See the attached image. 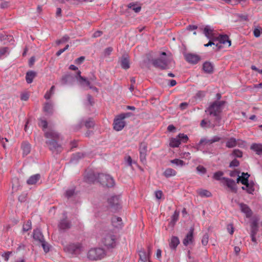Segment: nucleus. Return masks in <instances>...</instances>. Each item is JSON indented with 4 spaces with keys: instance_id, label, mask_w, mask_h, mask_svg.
Here are the masks:
<instances>
[{
    "instance_id": "f257e3e1",
    "label": "nucleus",
    "mask_w": 262,
    "mask_h": 262,
    "mask_svg": "<svg viewBox=\"0 0 262 262\" xmlns=\"http://www.w3.org/2000/svg\"><path fill=\"white\" fill-rule=\"evenodd\" d=\"M225 101H215L209 107L208 111L210 114L213 115V116L215 117L213 122H209V127H215L216 126L220 125V122L221 121L220 113L221 112L222 107Z\"/></svg>"
},
{
    "instance_id": "f03ea898",
    "label": "nucleus",
    "mask_w": 262,
    "mask_h": 262,
    "mask_svg": "<svg viewBox=\"0 0 262 262\" xmlns=\"http://www.w3.org/2000/svg\"><path fill=\"white\" fill-rule=\"evenodd\" d=\"M172 59L170 56H167L166 53L162 52L161 56L152 60L153 65L161 69H168L171 67Z\"/></svg>"
},
{
    "instance_id": "7ed1b4c3",
    "label": "nucleus",
    "mask_w": 262,
    "mask_h": 262,
    "mask_svg": "<svg viewBox=\"0 0 262 262\" xmlns=\"http://www.w3.org/2000/svg\"><path fill=\"white\" fill-rule=\"evenodd\" d=\"M45 137L49 139L46 141V144L49 146L50 150H57L58 151H60L61 147L57 144L55 139L59 138L58 134L53 130L50 129L45 133Z\"/></svg>"
},
{
    "instance_id": "20e7f679",
    "label": "nucleus",
    "mask_w": 262,
    "mask_h": 262,
    "mask_svg": "<svg viewBox=\"0 0 262 262\" xmlns=\"http://www.w3.org/2000/svg\"><path fill=\"white\" fill-rule=\"evenodd\" d=\"M133 115L132 113H122L114 119L113 122L114 129L116 131L121 130L125 125L124 119Z\"/></svg>"
},
{
    "instance_id": "39448f33",
    "label": "nucleus",
    "mask_w": 262,
    "mask_h": 262,
    "mask_svg": "<svg viewBox=\"0 0 262 262\" xmlns=\"http://www.w3.org/2000/svg\"><path fill=\"white\" fill-rule=\"evenodd\" d=\"M104 250L102 248H92L88 253V257L91 260L101 259L105 256Z\"/></svg>"
},
{
    "instance_id": "423d86ee",
    "label": "nucleus",
    "mask_w": 262,
    "mask_h": 262,
    "mask_svg": "<svg viewBox=\"0 0 262 262\" xmlns=\"http://www.w3.org/2000/svg\"><path fill=\"white\" fill-rule=\"evenodd\" d=\"M102 242L107 248H113L115 244V238L112 231L105 232L103 234Z\"/></svg>"
},
{
    "instance_id": "0eeeda50",
    "label": "nucleus",
    "mask_w": 262,
    "mask_h": 262,
    "mask_svg": "<svg viewBox=\"0 0 262 262\" xmlns=\"http://www.w3.org/2000/svg\"><path fill=\"white\" fill-rule=\"evenodd\" d=\"M97 180L102 185L108 187H112L115 184L114 180L110 175L100 173L97 176Z\"/></svg>"
},
{
    "instance_id": "6e6552de",
    "label": "nucleus",
    "mask_w": 262,
    "mask_h": 262,
    "mask_svg": "<svg viewBox=\"0 0 262 262\" xmlns=\"http://www.w3.org/2000/svg\"><path fill=\"white\" fill-rule=\"evenodd\" d=\"M216 40L219 42V43H216L215 45V47L218 49H220L222 47L221 44L227 47L231 46V41L227 35H220L216 38Z\"/></svg>"
},
{
    "instance_id": "1a4fd4ad",
    "label": "nucleus",
    "mask_w": 262,
    "mask_h": 262,
    "mask_svg": "<svg viewBox=\"0 0 262 262\" xmlns=\"http://www.w3.org/2000/svg\"><path fill=\"white\" fill-rule=\"evenodd\" d=\"M81 245L79 243L77 244H70L64 248V250L69 252L70 253H78L80 251Z\"/></svg>"
},
{
    "instance_id": "9d476101",
    "label": "nucleus",
    "mask_w": 262,
    "mask_h": 262,
    "mask_svg": "<svg viewBox=\"0 0 262 262\" xmlns=\"http://www.w3.org/2000/svg\"><path fill=\"white\" fill-rule=\"evenodd\" d=\"M140 158L142 162L145 160L147 152V144L145 142L141 143L139 146Z\"/></svg>"
},
{
    "instance_id": "9b49d317",
    "label": "nucleus",
    "mask_w": 262,
    "mask_h": 262,
    "mask_svg": "<svg viewBox=\"0 0 262 262\" xmlns=\"http://www.w3.org/2000/svg\"><path fill=\"white\" fill-rule=\"evenodd\" d=\"M258 221L259 219L257 217H254L252 219L251 223V233L253 235H256L258 231Z\"/></svg>"
},
{
    "instance_id": "f8f14e48",
    "label": "nucleus",
    "mask_w": 262,
    "mask_h": 262,
    "mask_svg": "<svg viewBox=\"0 0 262 262\" xmlns=\"http://www.w3.org/2000/svg\"><path fill=\"white\" fill-rule=\"evenodd\" d=\"M193 228H191L189 232L187 234L185 237L183 241V244L185 246H187L193 242Z\"/></svg>"
},
{
    "instance_id": "ddd939ff",
    "label": "nucleus",
    "mask_w": 262,
    "mask_h": 262,
    "mask_svg": "<svg viewBox=\"0 0 262 262\" xmlns=\"http://www.w3.org/2000/svg\"><path fill=\"white\" fill-rule=\"evenodd\" d=\"M221 140V138L219 136H215L210 139L202 138L200 141V144H211L214 142H219Z\"/></svg>"
},
{
    "instance_id": "4468645a",
    "label": "nucleus",
    "mask_w": 262,
    "mask_h": 262,
    "mask_svg": "<svg viewBox=\"0 0 262 262\" xmlns=\"http://www.w3.org/2000/svg\"><path fill=\"white\" fill-rule=\"evenodd\" d=\"M108 203L112 207L114 208L115 209H118L119 207L120 201L119 198L117 196H113L108 199Z\"/></svg>"
},
{
    "instance_id": "2eb2a0df",
    "label": "nucleus",
    "mask_w": 262,
    "mask_h": 262,
    "mask_svg": "<svg viewBox=\"0 0 262 262\" xmlns=\"http://www.w3.org/2000/svg\"><path fill=\"white\" fill-rule=\"evenodd\" d=\"M185 59L188 62L195 64L200 60V58L198 55L189 53L185 55Z\"/></svg>"
},
{
    "instance_id": "dca6fc26",
    "label": "nucleus",
    "mask_w": 262,
    "mask_h": 262,
    "mask_svg": "<svg viewBox=\"0 0 262 262\" xmlns=\"http://www.w3.org/2000/svg\"><path fill=\"white\" fill-rule=\"evenodd\" d=\"M223 179L225 180V184L227 187L229 188L232 192L236 193L237 190L235 187L236 184L235 181L232 179L226 178H223Z\"/></svg>"
},
{
    "instance_id": "f3484780",
    "label": "nucleus",
    "mask_w": 262,
    "mask_h": 262,
    "mask_svg": "<svg viewBox=\"0 0 262 262\" xmlns=\"http://www.w3.org/2000/svg\"><path fill=\"white\" fill-rule=\"evenodd\" d=\"M239 206L242 212L246 214L247 217H250L252 216V211L247 205L241 203L239 204Z\"/></svg>"
},
{
    "instance_id": "a211bd4d",
    "label": "nucleus",
    "mask_w": 262,
    "mask_h": 262,
    "mask_svg": "<svg viewBox=\"0 0 262 262\" xmlns=\"http://www.w3.org/2000/svg\"><path fill=\"white\" fill-rule=\"evenodd\" d=\"M249 177V174L248 173H242V176L241 177H238L237 178V182H241L242 184L246 186V187H248L249 183H248V178Z\"/></svg>"
},
{
    "instance_id": "6ab92c4d",
    "label": "nucleus",
    "mask_w": 262,
    "mask_h": 262,
    "mask_svg": "<svg viewBox=\"0 0 262 262\" xmlns=\"http://www.w3.org/2000/svg\"><path fill=\"white\" fill-rule=\"evenodd\" d=\"M120 62L121 67L123 69L127 70L129 68V60L127 56H122L120 59Z\"/></svg>"
},
{
    "instance_id": "aec40b11",
    "label": "nucleus",
    "mask_w": 262,
    "mask_h": 262,
    "mask_svg": "<svg viewBox=\"0 0 262 262\" xmlns=\"http://www.w3.org/2000/svg\"><path fill=\"white\" fill-rule=\"evenodd\" d=\"M40 179V175L39 174H35L31 176L29 178L27 181V183L28 185H35Z\"/></svg>"
},
{
    "instance_id": "412c9836",
    "label": "nucleus",
    "mask_w": 262,
    "mask_h": 262,
    "mask_svg": "<svg viewBox=\"0 0 262 262\" xmlns=\"http://www.w3.org/2000/svg\"><path fill=\"white\" fill-rule=\"evenodd\" d=\"M180 244V241L178 237L173 236L171 237L169 245L170 249L172 250H175L178 246V245Z\"/></svg>"
},
{
    "instance_id": "4be33fe9",
    "label": "nucleus",
    "mask_w": 262,
    "mask_h": 262,
    "mask_svg": "<svg viewBox=\"0 0 262 262\" xmlns=\"http://www.w3.org/2000/svg\"><path fill=\"white\" fill-rule=\"evenodd\" d=\"M205 35L210 39H214V31L209 26H206L204 30Z\"/></svg>"
},
{
    "instance_id": "5701e85b",
    "label": "nucleus",
    "mask_w": 262,
    "mask_h": 262,
    "mask_svg": "<svg viewBox=\"0 0 262 262\" xmlns=\"http://www.w3.org/2000/svg\"><path fill=\"white\" fill-rule=\"evenodd\" d=\"M112 223L113 226L116 228H121L123 224L121 218L116 216L112 217Z\"/></svg>"
},
{
    "instance_id": "b1692460",
    "label": "nucleus",
    "mask_w": 262,
    "mask_h": 262,
    "mask_svg": "<svg viewBox=\"0 0 262 262\" xmlns=\"http://www.w3.org/2000/svg\"><path fill=\"white\" fill-rule=\"evenodd\" d=\"M177 173V172L174 169L171 168H167L163 172V174L164 177L168 178L176 176Z\"/></svg>"
},
{
    "instance_id": "393cba45",
    "label": "nucleus",
    "mask_w": 262,
    "mask_h": 262,
    "mask_svg": "<svg viewBox=\"0 0 262 262\" xmlns=\"http://www.w3.org/2000/svg\"><path fill=\"white\" fill-rule=\"evenodd\" d=\"M81 72L80 71H78L77 73L78 77L77 78V80L79 81L80 84L83 86H84L85 85H90V81L88 80L87 79L84 78L83 77L81 76L80 75Z\"/></svg>"
},
{
    "instance_id": "a878e982",
    "label": "nucleus",
    "mask_w": 262,
    "mask_h": 262,
    "mask_svg": "<svg viewBox=\"0 0 262 262\" xmlns=\"http://www.w3.org/2000/svg\"><path fill=\"white\" fill-rule=\"evenodd\" d=\"M251 149L254 151L256 154L262 155V144L254 143L251 145Z\"/></svg>"
},
{
    "instance_id": "bb28decb",
    "label": "nucleus",
    "mask_w": 262,
    "mask_h": 262,
    "mask_svg": "<svg viewBox=\"0 0 262 262\" xmlns=\"http://www.w3.org/2000/svg\"><path fill=\"white\" fill-rule=\"evenodd\" d=\"M33 238L35 240L38 241L40 243L43 242L44 241L43 236L41 232L38 229H36L34 230Z\"/></svg>"
},
{
    "instance_id": "cd10ccee",
    "label": "nucleus",
    "mask_w": 262,
    "mask_h": 262,
    "mask_svg": "<svg viewBox=\"0 0 262 262\" xmlns=\"http://www.w3.org/2000/svg\"><path fill=\"white\" fill-rule=\"evenodd\" d=\"M139 255L140 260L142 261H147L149 259V255H148L144 249H141L139 251Z\"/></svg>"
},
{
    "instance_id": "c85d7f7f",
    "label": "nucleus",
    "mask_w": 262,
    "mask_h": 262,
    "mask_svg": "<svg viewBox=\"0 0 262 262\" xmlns=\"http://www.w3.org/2000/svg\"><path fill=\"white\" fill-rule=\"evenodd\" d=\"M36 76V73L32 71H29L27 73L26 76V80L28 83L32 82L33 79Z\"/></svg>"
},
{
    "instance_id": "c756f323",
    "label": "nucleus",
    "mask_w": 262,
    "mask_h": 262,
    "mask_svg": "<svg viewBox=\"0 0 262 262\" xmlns=\"http://www.w3.org/2000/svg\"><path fill=\"white\" fill-rule=\"evenodd\" d=\"M70 227L71 224L67 219L61 220L59 224V228L62 230L68 229L70 228Z\"/></svg>"
},
{
    "instance_id": "7c9ffc66",
    "label": "nucleus",
    "mask_w": 262,
    "mask_h": 262,
    "mask_svg": "<svg viewBox=\"0 0 262 262\" xmlns=\"http://www.w3.org/2000/svg\"><path fill=\"white\" fill-rule=\"evenodd\" d=\"M181 144V142L180 141V139L178 136L176 138H172L170 139L169 142V145L171 147H177Z\"/></svg>"
},
{
    "instance_id": "2f4dec72",
    "label": "nucleus",
    "mask_w": 262,
    "mask_h": 262,
    "mask_svg": "<svg viewBox=\"0 0 262 262\" xmlns=\"http://www.w3.org/2000/svg\"><path fill=\"white\" fill-rule=\"evenodd\" d=\"M238 141V140L237 141L234 138H230L226 142V146L228 148H233L237 145Z\"/></svg>"
},
{
    "instance_id": "473e14b6",
    "label": "nucleus",
    "mask_w": 262,
    "mask_h": 262,
    "mask_svg": "<svg viewBox=\"0 0 262 262\" xmlns=\"http://www.w3.org/2000/svg\"><path fill=\"white\" fill-rule=\"evenodd\" d=\"M197 193L199 195H200L201 197H210L211 196V193L209 191L203 189H200L197 190Z\"/></svg>"
},
{
    "instance_id": "72a5a7b5",
    "label": "nucleus",
    "mask_w": 262,
    "mask_h": 262,
    "mask_svg": "<svg viewBox=\"0 0 262 262\" xmlns=\"http://www.w3.org/2000/svg\"><path fill=\"white\" fill-rule=\"evenodd\" d=\"M204 71L208 73H210L213 71V66L210 62H205L203 64Z\"/></svg>"
},
{
    "instance_id": "f704fd0d",
    "label": "nucleus",
    "mask_w": 262,
    "mask_h": 262,
    "mask_svg": "<svg viewBox=\"0 0 262 262\" xmlns=\"http://www.w3.org/2000/svg\"><path fill=\"white\" fill-rule=\"evenodd\" d=\"M21 148L23 155H27L30 152V146L28 143H23L21 145Z\"/></svg>"
},
{
    "instance_id": "c9c22d12",
    "label": "nucleus",
    "mask_w": 262,
    "mask_h": 262,
    "mask_svg": "<svg viewBox=\"0 0 262 262\" xmlns=\"http://www.w3.org/2000/svg\"><path fill=\"white\" fill-rule=\"evenodd\" d=\"M53 105L50 102H46L43 106V111L47 113L52 114L53 113Z\"/></svg>"
},
{
    "instance_id": "e433bc0d",
    "label": "nucleus",
    "mask_w": 262,
    "mask_h": 262,
    "mask_svg": "<svg viewBox=\"0 0 262 262\" xmlns=\"http://www.w3.org/2000/svg\"><path fill=\"white\" fill-rule=\"evenodd\" d=\"M170 162L171 164H173L176 165L177 166L182 167L185 165V162L180 159H174L173 160H170Z\"/></svg>"
},
{
    "instance_id": "4c0bfd02",
    "label": "nucleus",
    "mask_w": 262,
    "mask_h": 262,
    "mask_svg": "<svg viewBox=\"0 0 262 262\" xmlns=\"http://www.w3.org/2000/svg\"><path fill=\"white\" fill-rule=\"evenodd\" d=\"M128 8L132 9L136 13L140 12L141 9V7L140 6L133 3H130L128 5Z\"/></svg>"
},
{
    "instance_id": "58836bf2",
    "label": "nucleus",
    "mask_w": 262,
    "mask_h": 262,
    "mask_svg": "<svg viewBox=\"0 0 262 262\" xmlns=\"http://www.w3.org/2000/svg\"><path fill=\"white\" fill-rule=\"evenodd\" d=\"M178 137L180 139V141L181 142L187 143L188 140V137L186 135L184 134H179Z\"/></svg>"
},
{
    "instance_id": "ea45409f",
    "label": "nucleus",
    "mask_w": 262,
    "mask_h": 262,
    "mask_svg": "<svg viewBox=\"0 0 262 262\" xmlns=\"http://www.w3.org/2000/svg\"><path fill=\"white\" fill-rule=\"evenodd\" d=\"M32 224L30 221H28L23 226V230L24 231H28L31 229Z\"/></svg>"
},
{
    "instance_id": "a19ab883",
    "label": "nucleus",
    "mask_w": 262,
    "mask_h": 262,
    "mask_svg": "<svg viewBox=\"0 0 262 262\" xmlns=\"http://www.w3.org/2000/svg\"><path fill=\"white\" fill-rule=\"evenodd\" d=\"M38 125L40 127H42L43 130H44L47 127L48 123L46 120H40L38 123Z\"/></svg>"
},
{
    "instance_id": "79ce46f5",
    "label": "nucleus",
    "mask_w": 262,
    "mask_h": 262,
    "mask_svg": "<svg viewBox=\"0 0 262 262\" xmlns=\"http://www.w3.org/2000/svg\"><path fill=\"white\" fill-rule=\"evenodd\" d=\"M223 172L221 171L215 172L213 174V178L216 180H220L221 177L223 175Z\"/></svg>"
},
{
    "instance_id": "37998d69",
    "label": "nucleus",
    "mask_w": 262,
    "mask_h": 262,
    "mask_svg": "<svg viewBox=\"0 0 262 262\" xmlns=\"http://www.w3.org/2000/svg\"><path fill=\"white\" fill-rule=\"evenodd\" d=\"M209 236L208 234L206 233L205 234L202 239V243L204 246L207 245L208 242Z\"/></svg>"
},
{
    "instance_id": "c03bdc74",
    "label": "nucleus",
    "mask_w": 262,
    "mask_h": 262,
    "mask_svg": "<svg viewBox=\"0 0 262 262\" xmlns=\"http://www.w3.org/2000/svg\"><path fill=\"white\" fill-rule=\"evenodd\" d=\"M41 246L43 249L44 251L46 253H47L49 251L50 248L49 245L45 242V241L43 242H41Z\"/></svg>"
},
{
    "instance_id": "a18cd8bd",
    "label": "nucleus",
    "mask_w": 262,
    "mask_h": 262,
    "mask_svg": "<svg viewBox=\"0 0 262 262\" xmlns=\"http://www.w3.org/2000/svg\"><path fill=\"white\" fill-rule=\"evenodd\" d=\"M209 122H212L211 121H206L205 120V119L204 120H202V121L201 122V123H200V125L202 127H209L208 126H209Z\"/></svg>"
},
{
    "instance_id": "49530a36",
    "label": "nucleus",
    "mask_w": 262,
    "mask_h": 262,
    "mask_svg": "<svg viewBox=\"0 0 262 262\" xmlns=\"http://www.w3.org/2000/svg\"><path fill=\"white\" fill-rule=\"evenodd\" d=\"M233 154L235 157H238V158H241L243 156L242 152L238 149L234 150Z\"/></svg>"
},
{
    "instance_id": "de8ad7c7",
    "label": "nucleus",
    "mask_w": 262,
    "mask_h": 262,
    "mask_svg": "<svg viewBox=\"0 0 262 262\" xmlns=\"http://www.w3.org/2000/svg\"><path fill=\"white\" fill-rule=\"evenodd\" d=\"M11 254L12 252H7L3 253L2 256L5 261H8Z\"/></svg>"
},
{
    "instance_id": "09e8293b",
    "label": "nucleus",
    "mask_w": 262,
    "mask_h": 262,
    "mask_svg": "<svg viewBox=\"0 0 262 262\" xmlns=\"http://www.w3.org/2000/svg\"><path fill=\"white\" fill-rule=\"evenodd\" d=\"M85 125L87 128H91L94 126V122L91 119H89L85 122Z\"/></svg>"
},
{
    "instance_id": "8fccbe9b",
    "label": "nucleus",
    "mask_w": 262,
    "mask_h": 262,
    "mask_svg": "<svg viewBox=\"0 0 262 262\" xmlns=\"http://www.w3.org/2000/svg\"><path fill=\"white\" fill-rule=\"evenodd\" d=\"M29 98V95L27 93H23L21 95L20 99L23 101H27Z\"/></svg>"
},
{
    "instance_id": "3c124183",
    "label": "nucleus",
    "mask_w": 262,
    "mask_h": 262,
    "mask_svg": "<svg viewBox=\"0 0 262 262\" xmlns=\"http://www.w3.org/2000/svg\"><path fill=\"white\" fill-rule=\"evenodd\" d=\"M196 170L198 172L202 173H205L206 172V168L203 166L199 165L196 167Z\"/></svg>"
},
{
    "instance_id": "603ef678",
    "label": "nucleus",
    "mask_w": 262,
    "mask_h": 262,
    "mask_svg": "<svg viewBox=\"0 0 262 262\" xmlns=\"http://www.w3.org/2000/svg\"><path fill=\"white\" fill-rule=\"evenodd\" d=\"M247 189V191L249 193H252V192L254 191V188L253 187V185L249 183L248 187H246Z\"/></svg>"
},
{
    "instance_id": "864d4df0",
    "label": "nucleus",
    "mask_w": 262,
    "mask_h": 262,
    "mask_svg": "<svg viewBox=\"0 0 262 262\" xmlns=\"http://www.w3.org/2000/svg\"><path fill=\"white\" fill-rule=\"evenodd\" d=\"M113 49L112 47H108L106 48L104 51V53L105 55L108 56L111 54Z\"/></svg>"
},
{
    "instance_id": "5fc2aeb1",
    "label": "nucleus",
    "mask_w": 262,
    "mask_h": 262,
    "mask_svg": "<svg viewBox=\"0 0 262 262\" xmlns=\"http://www.w3.org/2000/svg\"><path fill=\"white\" fill-rule=\"evenodd\" d=\"M96 180V176L93 173L90 174L89 177L88 178V181L90 182H94Z\"/></svg>"
},
{
    "instance_id": "6e6d98bb",
    "label": "nucleus",
    "mask_w": 262,
    "mask_h": 262,
    "mask_svg": "<svg viewBox=\"0 0 262 262\" xmlns=\"http://www.w3.org/2000/svg\"><path fill=\"white\" fill-rule=\"evenodd\" d=\"M239 165V162L237 160H233L230 164V167H237Z\"/></svg>"
},
{
    "instance_id": "4d7b16f0",
    "label": "nucleus",
    "mask_w": 262,
    "mask_h": 262,
    "mask_svg": "<svg viewBox=\"0 0 262 262\" xmlns=\"http://www.w3.org/2000/svg\"><path fill=\"white\" fill-rule=\"evenodd\" d=\"M74 193V190L72 189H69V190H68L66 192V195L68 198H70L71 196H72Z\"/></svg>"
},
{
    "instance_id": "13d9d810",
    "label": "nucleus",
    "mask_w": 262,
    "mask_h": 262,
    "mask_svg": "<svg viewBox=\"0 0 262 262\" xmlns=\"http://www.w3.org/2000/svg\"><path fill=\"white\" fill-rule=\"evenodd\" d=\"M84 57L81 56L75 60V63L76 64H80L84 60Z\"/></svg>"
},
{
    "instance_id": "bf43d9fd",
    "label": "nucleus",
    "mask_w": 262,
    "mask_h": 262,
    "mask_svg": "<svg viewBox=\"0 0 262 262\" xmlns=\"http://www.w3.org/2000/svg\"><path fill=\"white\" fill-rule=\"evenodd\" d=\"M69 39V37L67 35L63 36L60 40L58 41V43H62L67 41Z\"/></svg>"
},
{
    "instance_id": "052dcab7",
    "label": "nucleus",
    "mask_w": 262,
    "mask_h": 262,
    "mask_svg": "<svg viewBox=\"0 0 262 262\" xmlns=\"http://www.w3.org/2000/svg\"><path fill=\"white\" fill-rule=\"evenodd\" d=\"M155 196L158 199H160L162 196V192L160 190L155 192Z\"/></svg>"
},
{
    "instance_id": "680f3d73",
    "label": "nucleus",
    "mask_w": 262,
    "mask_h": 262,
    "mask_svg": "<svg viewBox=\"0 0 262 262\" xmlns=\"http://www.w3.org/2000/svg\"><path fill=\"white\" fill-rule=\"evenodd\" d=\"M253 34L256 37H258L260 35V31L258 29H255L253 31Z\"/></svg>"
},
{
    "instance_id": "e2e57ef3",
    "label": "nucleus",
    "mask_w": 262,
    "mask_h": 262,
    "mask_svg": "<svg viewBox=\"0 0 262 262\" xmlns=\"http://www.w3.org/2000/svg\"><path fill=\"white\" fill-rule=\"evenodd\" d=\"M8 48L4 47L0 49V56L4 55L8 51Z\"/></svg>"
},
{
    "instance_id": "0e129e2a",
    "label": "nucleus",
    "mask_w": 262,
    "mask_h": 262,
    "mask_svg": "<svg viewBox=\"0 0 262 262\" xmlns=\"http://www.w3.org/2000/svg\"><path fill=\"white\" fill-rule=\"evenodd\" d=\"M198 28V27L195 25H189L187 27V29L189 31L195 30Z\"/></svg>"
},
{
    "instance_id": "69168bd1",
    "label": "nucleus",
    "mask_w": 262,
    "mask_h": 262,
    "mask_svg": "<svg viewBox=\"0 0 262 262\" xmlns=\"http://www.w3.org/2000/svg\"><path fill=\"white\" fill-rule=\"evenodd\" d=\"M52 95V93H51L50 92L47 91L46 93L45 94L44 97L45 99L48 100L50 99L51 97V96Z\"/></svg>"
},
{
    "instance_id": "338daca9",
    "label": "nucleus",
    "mask_w": 262,
    "mask_h": 262,
    "mask_svg": "<svg viewBox=\"0 0 262 262\" xmlns=\"http://www.w3.org/2000/svg\"><path fill=\"white\" fill-rule=\"evenodd\" d=\"M188 106V103H186V102H183V103H181L180 104V107L182 109V110H184L185 109L187 106Z\"/></svg>"
},
{
    "instance_id": "774afa93",
    "label": "nucleus",
    "mask_w": 262,
    "mask_h": 262,
    "mask_svg": "<svg viewBox=\"0 0 262 262\" xmlns=\"http://www.w3.org/2000/svg\"><path fill=\"white\" fill-rule=\"evenodd\" d=\"M102 33L101 31H96L93 34V36L95 38L98 37L102 35Z\"/></svg>"
}]
</instances>
